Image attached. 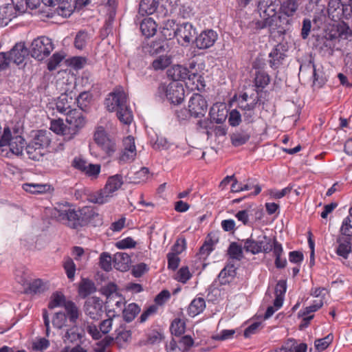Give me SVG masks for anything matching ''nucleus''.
Masks as SVG:
<instances>
[{
	"instance_id": "nucleus-31",
	"label": "nucleus",
	"mask_w": 352,
	"mask_h": 352,
	"mask_svg": "<svg viewBox=\"0 0 352 352\" xmlns=\"http://www.w3.org/2000/svg\"><path fill=\"white\" fill-rule=\"evenodd\" d=\"M159 5L158 0H141L139 5V12L144 15L153 14Z\"/></svg>"
},
{
	"instance_id": "nucleus-40",
	"label": "nucleus",
	"mask_w": 352,
	"mask_h": 352,
	"mask_svg": "<svg viewBox=\"0 0 352 352\" xmlns=\"http://www.w3.org/2000/svg\"><path fill=\"white\" fill-rule=\"evenodd\" d=\"M171 64V56L167 55L160 56L157 58L155 59L152 63L153 68L157 70H163L168 67Z\"/></svg>"
},
{
	"instance_id": "nucleus-45",
	"label": "nucleus",
	"mask_w": 352,
	"mask_h": 352,
	"mask_svg": "<svg viewBox=\"0 0 352 352\" xmlns=\"http://www.w3.org/2000/svg\"><path fill=\"white\" fill-rule=\"evenodd\" d=\"M214 241L211 238L207 239L199 248V254L200 255V258L204 259L206 258L214 250Z\"/></svg>"
},
{
	"instance_id": "nucleus-51",
	"label": "nucleus",
	"mask_w": 352,
	"mask_h": 352,
	"mask_svg": "<svg viewBox=\"0 0 352 352\" xmlns=\"http://www.w3.org/2000/svg\"><path fill=\"white\" fill-rule=\"evenodd\" d=\"M323 305L322 300H314L310 306L306 307L303 310L298 312V316H305L311 313L317 311Z\"/></svg>"
},
{
	"instance_id": "nucleus-24",
	"label": "nucleus",
	"mask_w": 352,
	"mask_h": 352,
	"mask_svg": "<svg viewBox=\"0 0 352 352\" xmlns=\"http://www.w3.org/2000/svg\"><path fill=\"white\" fill-rule=\"evenodd\" d=\"M236 275V268L232 263L227 264L218 275L221 285L229 284Z\"/></svg>"
},
{
	"instance_id": "nucleus-20",
	"label": "nucleus",
	"mask_w": 352,
	"mask_h": 352,
	"mask_svg": "<svg viewBox=\"0 0 352 352\" xmlns=\"http://www.w3.org/2000/svg\"><path fill=\"white\" fill-rule=\"evenodd\" d=\"M29 51L24 43L20 42L14 46L8 53L10 61L16 65L21 64L25 58L28 56Z\"/></svg>"
},
{
	"instance_id": "nucleus-43",
	"label": "nucleus",
	"mask_w": 352,
	"mask_h": 352,
	"mask_svg": "<svg viewBox=\"0 0 352 352\" xmlns=\"http://www.w3.org/2000/svg\"><path fill=\"white\" fill-rule=\"evenodd\" d=\"M67 302L65 296L61 292H56L52 295L48 304V308L53 309L61 306L65 307V303Z\"/></svg>"
},
{
	"instance_id": "nucleus-58",
	"label": "nucleus",
	"mask_w": 352,
	"mask_h": 352,
	"mask_svg": "<svg viewBox=\"0 0 352 352\" xmlns=\"http://www.w3.org/2000/svg\"><path fill=\"white\" fill-rule=\"evenodd\" d=\"M67 321V316L63 312H57L52 319V324L54 327L61 329Z\"/></svg>"
},
{
	"instance_id": "nucleus-27",
	"label": "nucleus",
	"mask_w": 352,
	"mask_h": 352,
	"mask_svg": "<svg viewBox=\"0 0 352 352\" xmlns=\"http://www.w3.org/2000/svg\"><path fill=\"white\" fill-rule=\"evenodd\" d=\"M22 188L31 194H44L52 190L51 186L47 184L25 183L23 184Z\"/></svg>"
},
{
	"instance_id": "nucleus-26",
	"label": "nucleus",
	"mask_w": 352,
	"mask_h": 352,
	"mask_svg": "<svg viewBox=\"0 0 352 352\" xmlns=\"http://www.w3.org/2000/svg\"><path fill=\"white\" fill-rule=\"evenodd\" d=\"M157 28L155 21L150 17L144 19L140 25L142 34L146 38L153 36L157 32Z\"/></svg>"
},
{
	"instance_id": "nucleus-36",
	"label": "nucleus",
	"mask_w": 352,
	"mask_h": 352,
	"mask_svg": "<svg viewBox=\"0 0 352 352\" xmlns=\"http://www.w3.org/2000/svg\"><path fill=\"white\" fill-rule=\"evenodd\" d=\"M243 248L236 242L230 243L227 254L232 259L241 261L243 258Z\"/></svg>"
},
{
	"instance_id": "nucleus-49",
	"label": "nucleus",
	"mask_w": 352,
	"mask_h": 352,
	"mask_svg": "<svg viewBox=\"0 0 352 352\" xmlns=\"http://www.w3.org/2000/svg\"><path fill=\"white\" fill-rule=\"evenodd\" d=\"M340 232L342 236H352V216L346 217L342 221V226L340 228Z\"/></svg>"
},
{
	"instance_id": "nucleus-15",
	"label": "nucleus",
	"mask_w": 352,
	"mask_h": 352,
	"mask_svg": "<svg viewBox=\"0 0 352 352\" xmlns=\"http://www.w3.org/2000/svg\"><path fill=\"white\" fill-rule=\"evenodd\" d=\"M169 47L168 38L162 37L144 43L142 50L144 53L148 54L151 56H156L168 51Z\"/></svg>"
},
{
	"instance_id": "nucleus-29",
	"label": "nucleus",
	"mask_w": 352,
	"mask_h": 352,
	"mask_svg": "<svg viewBox=\"0 0 352 352\" xmlns=\"http://www.w3.org/2000/svg\"><path fill=\"white\" fill-rule=\"evenodd\" d=\"M50 129L58 135L65 136L67 140H71L70 132L68 131V126H66L63 120H54L51 121Z\"/></svg>"
},
{
	"instance_id": "nucleus-11",
	"label": "nucleus",
	"mask_w": 352,
	"mask_h": 352,
	"mask_svg": "<svg viewBox=\"0 0 352 352\" xmlns=\"http://www.w3.org/2000/svg\"><path fill=\"white\" fill-rule=\"evenodd\" d=\"M188 109L191 116L203 117L208 109V103L204 96L195 93L192 95L188 102Z\"/></svg>"
},
{
	"instance_id": "nucleus-53",
	"label": "nucleus",
	"mask_w": 352,
	"mask_h": 352,
	"mask_svg": "<svg viewBox=\"0 0 352 352\" xmlns=\"http://www.w3.org/2000/svg\"><path fill=\"white\" fill-rule=\"evenodd\" d=\"M45 289L44 283L41 279H36L29 284L28 292L30 294H39Z\"/></svg>"
},
{
	"instance_id": "nucleus-32",
	"label": "nucleus",
	"mask_w": 352,
	"mask_h": 352,
	"mask_svg": "<svg viewBox=\"0 0 352 352\" xmlns=\"http://www.w3.org/2000/svg\"><path fill=\"white\" fill-rule=\"evenodd\" d=\"M270 82V76L267 72L259 69L256 71L254 83L256 88L261 89V91L269 85Z\"/></svg>"
},
{
	"instance_id": "nucleus-6",
	"label": "nucleus",
	"mask_w": 352,
	"mask_h": 352,
	"mask_svg": "<svg viewBox=\"0 0 352 352\" xmlns=\"http://www.w3.org/2000/svg\"><path fill=\"white\" fill-rule=\"evenodd\" d=\"M243 241V249L246 252L252 254H257L261 252L270 253L272 251L273 239L267 236L263 233L254 237L252 234L250 236Z\"/></svg>"
},
{
	"instance_id": "nucleus-18",
	"label": "nucleus",
	"mask_w": 352,
	"mask_h": 352,
	"mask_svg": "<svg viewBox=\"0 0 352 352\" xmlns=\"http://www.w3.org/2000/svg\"><path fill=\"white\" fill-rule=\"evenodd\" d=\"M276 0H259L258 10L261 17L270 18L275 21L278 5Z\"/></svg>"
},
{
	"instance_id": "nucleus-23",
	"label": "nucleus",
	"mask_w": 352,
	"mask_h": 352,
	"mask_svg": "<svg viewBox=\"0 0 352 352\" xmlns=\"http://www.w3.org/2000/svg\"><path fill=\"white\" fill-rule=\"evenodd\" d=\"M273 254L275 257L274 265L277 269H283L287 266L286 258L282 257L283 248L282 244L279 243L276 237L273 238Z\"/></svg>"
},
{
	"instance_id": "nucleus-5",
	"label": "nucleus",
	"mask_w": 352,
	"mask_h": 352,
	"mask_svg": "<svg viewBox=\"0 0 352 352\" xmlns=\"http://www.w3.org/2000/svg\"><path fill=\"white\" fill-rule=\"evenodd\" d=\"M122 184L123 180L121 175L111 176L108 178L102 189L90 196L89 201L98 204H105L114 196V192L120 189Z\"/></svg>"
},
{
	"instance_id": "nucleus-25",
	"label": "nucleus",
	"mask_w": 352,
	"mask_h": 352,
	"mask_svg": "<svg viewBox=\"0 0 352 352\" xmlns=\"http://www.w3.org/2000/svg\"><path fill=\"white\" fill-rule=\"evenodd\" d=\"M114 267L122 272L129 270L131 264V256L126 252H117L113 258Z\"/></svg>"
},
{
	"instance_id": "nucleus-4",
	"label": "nucleus",
	"mask_w": 352,
	"mask_h": 352,
	"mask_svg": "<svg viewBox=\"0 0 352 352\" xmlns=\"http://www.w3.org/2000/svg\"><path fill=\"white\" fill-rule=\"evenodd\" d=\"M50 133L46 131H38L33 139L25 146L28 157L34 161H40L45 155V148L51 142Z\"/></svg>"
},
{
	"instance_id": "nucleus-12",
	"label": "nucleus",
	"mask_w": 352,
	"mask_h": 352,
	"mask_svg": "<svg viewBox=\"0 0 352 352\" xmlns=\"http://www.w3.org/2000/svg\"><path fill=\"white\" fill-rule=\"evenodd\" d=\"M76 92L73 91H66L62 94L57 99L56 102V109L58 112L63 114H68L70 111L76 109Z\"/></svg>"
},
{
	"instance_id": "nucleus-60",
	"label": "nucleus",
	"mask_w": 352,
	"mask_h": 352,
	"mask_svg": "<svg viewBox=\"0 0 352 352\" xmlns=\"http://www.w3.org/2000/svg\"><path fill=\"white\" fill-rule=\"evenodd\" d=\"M214 107H212L209 111V116L212 122H214L217 124L223 123L226 118V116L223 113V111L221 113H219V110L216 113Z\"/></svg>"
},
{
	"instance_id": "nucleus-55",
	"label": "nucleus",
	"mask_w": 352,
	"mask_h": 352,
	"mask_svg": "<svg viewBox=\"0 0 352 352\" xmlns=\"http://www.w3.org/2000/svg\"><path fill=\"white\" fill-rule=\"evenodd\" d=\"M192 275L187 266L182 267L177 273L176 279L182 283H186L190 278Z\"/></svg>"
},
{
	"instance_id": "nucleus-41",
	"label": "nucleus",
	"mask_w": 352,
	"mask_h": 352,
	"mask_svg": "<svg viewBox=\"0 0 352 352\" xmlns=\"http://www.w3.org/2000/svg\"><path fill=\"white\" fill-rule=\"evenodd\" d=\"M12 6H7L0 8V26H6L14 17Z\"/></svg>"
},
{
	"instance_id": "nucleus-19",
	"label": "nucleus",
	"mask_w": 352,
	"mask_h": 352,
	"mask_svg": "<svg viewBox=\"0 0 352 352\" xmlns=\"http://www.w3.org/2000/svg\"><path fill=\"white\" fill-rule=\"evenodd\" d=\"M102 301L97 297H91L85 304V314L93 320H98L102 313Z\"/></svg>"
},
{
	"instance_id": "nucleus-34",
	"label": "nucleus",
	"mask_w": 352,
	"mask_h": 352,
	"mask_svg": "<svg viewBox=\"0 0 352 352\" xmlns=\"http://www.w3.org/2000/svg\"><path fill=\"white\" fill-rule=\"evenodd\" d=\"M124 150L119 157V162L124 163L130 160L132 153V136L128 135L123 140Z\"/></svg>"
},
{
	"instance_id": "nucleus-47",
	"label": "nucleus",
	"mask_w": 352,
	"mask_h": 352,
	"mask_svg": "<svg viewBox=\"0 0 352 352\" xmlns=\"http://www.w3.org/2000/svg\"><path fill=\"white\" fill-rule=\"evenodd\" d=\"M63 266L67 278L72 280H74L76 272V265L73 260L69 257L65 258L64 259Z\"/></svg>"
},
{
	"instance_id": "nucleus-61",
	"label": "nucleus",
	"mask_w": 352,
	"mask_h": 352,
	"mask_svg": "<svg viewBox=\"0 0 352 352\" xmlns=\"http://www.w3.org/2000/svg\"><path fill=\"white\" fill-rule=\"evenodd\" d=\"M311 21L308 18H305L302 23L300 36L302 39H307L311 32Z\"/></svg>"
},
{
	"instance_id": "nucleus-64",
	"label": "nucleus",
	"mask_w": 352,
	"mask_h": 352,
	"mask_svg": "<svg viewBox=\"0 0 352 352\" xmlns=\"http://www.w3.org/2000/svg\"><path fill=\"white\" fill-rule=\"evenodd\" d=\"M184 351H187L193 345L194 340L190 336L182 337L177 342Z\"/></svg>"
},
{
	"instance_id": "nucleus-10",
	"label": "nucleus",
	"mask_w": 352,
	"mask_h": 352,
	"mask_svg": "<svg viewBox=\"0 0 352 352\" xmlns=\"http://www.w3.org/2000/svg\"><path fill=\"white\" fill-rule=\"evenodd\" d=\"M166 97L170 103L179 104L184 99L185 91L183 85L179 82H170L166 87H162Z\"/></svg>"
},
{
	"instance_id": "nucleus-54",
	"label": "nucleus",
	"mask_w": 352,
	"mask_h": 352,
	"mask_svg": "<svg viewBox=\"0 0 352 352\" xmlns=\"http://www.w3.org/2000/svg\"><path fill=\"white\" fill-rule=\"evenodd\" d=\"M190 76L189 82H192V84L195 85V88L197 90L204 89L206 85L204 78L201 75H199L197 73H192Z\"/></svg>"
},
{
	"instance_id": "nucleus-39",
	"label": "nucleus",
	"mask_w": 352,
	"mask_h": 352,
	"mask_svg": "<svg viewBox=\"0 0 352 352\" xmlns=\"http://www.w3.org/2000/svg\"><path fill=\"white\" fill-rule=\"evenodd\" d=\"M65 309L69 321L74 324L76 323L79 316V310L76 304L72 301H67L65 303Z\"/></svg>"
},
{
	"instance_id": "nucleus-35",
	"label": "nucleus",
	"mask_w": 352,
	"mask_h": 352,
	"mask_svg": "<svg viewBox=\"0 0 352 352\" xmlns=\"http://www.w3.org/2000/svg\"><path fill=\"white\" fill-rule=\"evenodd\" d=\"M83 331L80 330L77 326H73L68 329L63 336V339L65 342H74L82 338Z\"/></svg>"
},
{
	"instance_id": "nucleus-50",
	"label": "nucleus",
	"mask_w": 352,
	"mask_h": 352,
	"mask_svg": "<svg viewBox=\"0 0 352 352\" xmlns=\"http://www.w3.org/2000/svg\"><path fill=\"white\" fill-rule=\"evenodd\" d=\"M149 175L148 168L141 167L140 169L133 174V184H140L145 182Z\"/></svg>"
},
{
	"instance_id": "nucleus-44",
	"label": "nucleus",
	"mask_w": 352,
	"mask_h": 352,
	"mask_svg": "<svg viewBox=\"0 0 352 352\" xmlns=\"http://www.w3.org/2000/svg\"><path fill=\"white\" fill-rule=\"evenodd\" d=\"M101 292L106 296L107 300L111 301L112 298H114L118 294L117 285L113 283H109L101 288Z\"/></svg>"
},
{
	"instance_id": "nucleus-37",
	"label": "nucleus",
	"mask_w": 352,
	"mask_h": 352,
	"mask_svg": "<svg viewBox=\"0 0 352 352\" xmlns=\"http://www.w3.org/2000/svg\"><path fill=\"white\" fill-rule=\"evenodd\" d=\"M261 20H254L249 24L250 28H252L254 32H258L261 30L266 28H272L274 22L270 18L261 17Z\"/></svg>"
},
{
	"instance_id": "nucleus-42",
	"label": "nucleus",
	"mask_w": 352,
	"mask_h": 352,
	"mask_svg": "<svg viewBox=\"0 0 352 352\" xmlns=\"http://www.w3.org/2000/svg\"><path fill=\"white\" fill-rule=\"evenodd\" d=\"M76 104L82 111H86L91 101V95L89 92H82L78 96L76 94Z\"/></svg>"
},
{
	"instance_id": "nucleus-57",
	"label": "nucleus",
	"mask_w": 352,
	"mask_h": 352,
	"mask_svg": "<svg viewBox=\"0 0 352 352\" xmlns=\"http://www.w3.org/2000/svg\"><path fill=\"white\" fill-rule=\"evenodd\" d=\"M172 144L165 138L157 137L155 142L153 144V148L155 150H167L170 148Z\"/></svg>"
},
{
	"instance_id": "nucleus-1",
	"label": "nucleus",
	"mask_w": 352,
	"mask_h": 352,
	"mask_svg": "<svg viewBox=\"0 0 352 352\" xmlns=\"http://www.w3.org/2000/svg\"><path fill=\"white\" fill-rule=\"evenodd\" d=\"M94 209L90 206H85L78 210L71 208H55L53 215L58 221L72 228L77 229L87 225L89 216L94 214Z\"/></svg>"
},
{
	"instance_id": "nucleus-17",
	"label": "nucleus",
	"mask_w": 352,
	"mask_h": 352,
	"mask_svg": "<svg viewBox=\"0 0 352 352\" xmlns=\"http://www.w3.org/2000/svg\"><path fill=\"white\" fill-rule=\"evenodd\" d=\"M217 38L218 34L214 30H204L196 37L195 44L197 48L206 50L213 46Z\"/></svg>"
},
{
	"instance_id": "nucleus-28",
	"label": "nucleus",
	"mask_w": 352,
	"mask_h": 352,
	"mask_svg": "<svg viewBox=\"0 0 352 352\" xmlns=\"http://www.w3.org/2000/svg\"><path fill=\"white\" fill-rule=\"evenodd\" d=\"M96 288L94 283L88 278H82L78 285V294L82 298H85L89 295L94 293Z\"/></svg>"
},
{
	"instance_id": "nucleus-3",
	"label": "nucleus",
	"mask_w": 352,
	"mask_h": 352,
	"mask_svg": "<svg viewBox=\"0 0 352 352\" xmlns=\"http://www.w3.org/2000/svg\"><path fill=\"white\" fill-rule=\"evenodd\" d=\"M301 2L300 0H283L280 2L278 19L280 25L277 33L284 36L293 25L300 10Z\"/></svg>"
},
{
	"instance_id": "nucleus-16",
	"label": "nucleus",
	"mask_w": 352,
	"mask_h": 352,
	"mask_svg": "<svg viewBox=\"0 0 352 352\" xmlns=\"http://www.w3.org/2000/svg\"><path fill=\"white\" fill-rule=\"evenodd\" d=\"M287 47L285 44L279 43L276 45L269 54L270 59L268 62L270 67L274 69H278L287 56Z\"/></svg>"
},
{
	"instance_id": "nucleus-33",
	"label": "nucleus",
	"mask_w": 352,
	"mask_h": 352,
	"mask_svg": "<svg viewBox=\"0 0 352 352\" xmlns=\"http://www.w3.org/2000/svg\"><path fill=\"white\" fill-rule=\"evenodd\" d=\"M206 308V302L203 298L199 297L195 298L190 304L188 307L189 316L194 317L204 311Z\"/></svg>"
},
{
	"instance_id": "nucleus-52",
	"label": "nucleus",
	"mask_w": 352,
	"mask_h": 352,
	"mask_svg": "<svg viewBox=\"0 0 352 352\" xmlns=\"http://www.w3.org/2000/svg\"><path fill=\"white\" fill-rule=\"evenodd\" d=\"M112 258L109 253L102 252L100 255L99 265L100 267L106 272L111 270Z\"/></svg>"
},
{
	"instance_id": "nucleus-13",
	"label": "nucleus",
	"mask_w": 352,
	"mask_h": 352,
	"mask_svg": "<svg viewBox=\"0 0 352 352\" xmlns=\"http://www.w3.org/2000/svg\"><path fill=\"white\" fill-rule=\"evenodd\" d=\"M95 142L107 153L109 154L116 149V144L113 139L107 133L102 126H98L94 134Z\"/></svg>"
},
{
	"instance_id": "nucleus-48",
	"label": "nucleus",
	"mask_w": 352,
	"mask_h": 352,
	"mask_svg": "<svg viewBox=\"0 0 352 352\" xmlns=\"http://www.w3.org/2000/svg\"><path fill=\"white\" fill-rule=\"evenodd\" d=\"M333 334L329 333L323 338L316 340L315 342H314L315 347L319 351H324L333 342Z\"/></svg>"
},
{
	"instance_id": "nucleus-59",
	"label": "nucleus",
	"mask_w": 352,
	"mask_h": 352,
	"mask_svg": "<svg viewBox=\"0 0 352 352\" xmlns=\"http://www.w3.org/2000/svg\"><path fill=\"white\" fill-rule=\"evenodd\" d=\"M167 260H168V268L171 270H175L180 262L179 258L177 256V254L173 252H169L167 254Z\"/></svg>"
},
{
	"instance_id": "nucleus-56",
	"label": "nucleus",
	"mask_w": 352,
	"mask_h": 352,
	"mask_svg": "<svg viewBox=\"0 0 352 352\" xmlns=\"http://www.w3.org/2000/svg\"><path fill=\"white\" fill-rule=\"evenodd\" d=\"M148 271V265L143 262L133 265V277L140 278Z\"/></svg>"
},
{
	"instance_id": "nucleus-8",
	"label": "nucleus",
	"mask_w": 352,
	"mask_h": 352,
	"mask_svg": "<svg viewBox=\"0 0 352 352\" xmlns=\"http://www.w3.org/2000/svg\"><path fill=\"white\" fill-rule=\"evenodd\" d=\"M54 48V44L51 38L47 36H39L32 42L30 53L33 58L43 60L50 55Z\"/></svg>"
},
{
	"instance_id": "nucleus-62",
	"label": "nucleus",
	"mask_w": 352,
	"mask_h": 352,
	"mask_svg": "<svg viewBox=\"0 0 352 352\" xmlns=\"http://www.w3.org/2000/svg\"><path fill=\"white\" fill-rule=\"evenodd\" d=\"M63 59V56L58 53H55L53 56L50 58L47 63V69L50 71H52L56 68V67L59 65V63Z\"/></svg>"
},
{
	"instance_id": "nucleus-9",
	"label": "nucleus",
	"mask_w": 352,
	"mask_h": 352,
	"mask_svg": "<svg viewBox=\"0 0 352 352\" xmlns=\"http://www.w3.org/2000/svg\"><path fill=\"white\" fill-rule=\"evenodd\" d=\"M195 34L196 29L188 22L177 25L173 32V36L177 37L178 43L182 46H187L193 40Z\"/></svg>"
},
{
	"instance_id": "nucleus-2",
	"label": "nucleus",
	"mask_w": 352,
	"mask_h": 352,
	"mask_svg": "<svg viewBox=\"0 0 352 352\" xmlns=\"http://www.w3.org/2000/svg\"><path fill=\"white\" fill-rule=\"evenodd\" d=\"M126 102L127 97L123 89H116L108 94L104 104L110 112L117 110V116L120 121L129 125L132 122V111L129 104H126Z\"/></svg>"
},
{
	"instance_id": "nucleus-30",
	"label": "nucleus",
	"mask_w": 352,
	"mask_h": 352,
	"mask_svg": "<svg viewBox=\"0 0 352 352\" xmlns=\"http://www.w3.org/2000/svg\"><path fill=\"white\" fill-rule=\"evenodd\" d=\"M250 138V133L245 130H238L230 135V140L234 146L245 144Z\"/></svg>"
},
{
	"instance_id": "nucleus-38",
	"label": "nucleus",
	"mask_w": 352,
	"mask_h": 352,
	"mask_svg": "<svg viewBox=\"0 0 352 352\" xmlns=\"http://www.w3.org/2000/svg\"><path fill=\"white\" fill-rule=\"evenodd\" d=\"M170 332L175 336H180L185 333L186 322L180 318H175L170 327Z\"/></svg>"
},
{
	"instance_id": "nucleus-63",
	"label": "nucleus",
	"mask_w": 352,
	"mask_h": 352,
	"mask_svg": "<svg viewBox=\"0 0 352 352\" xmlns=\"http://www.w3.org/2000/svg\"><path fill=\"white\" fill-rule=\"evenodd\" d=\"M163 338V333L157 330L151 331L147 336V341L150 344L159 343Z\"/></svg>"
},
{
	"instance_id": "nucleus-7",
	"label": "nucleus",
	"mask_w": 352,
	"mask_h": 352,
	"mask_svg": "<svg viewBox=\"0 0 352 352\" xmlns=\"http://www.w3.org/2000/svg\"><path fill=\"white\" fill-rule=\"evenodd\" d=\"M26 145L25 139L21 135L12 136L9 127H5L0 138V147L8 146L10 151L17 156L23 155Z\"/></svg>"
},
{
	"instance_id": "nucleus-22",
	"label": "nucleus",
	"mask_w": 352,
	"mask_h": 352,
	"mask_svg": "<svg viewBox=\"0 0 352 352\" xmlns=\"http://www.w3.org/2000/svg\"><path fill=\"white\" fill-rule=\"evenodd\" d=\"M336 243H338L336 254L346 259L351 251V238L341 235L337 238Z\"/></svg>"
},
{
	"instance_id": "nucleus-46",
	"label": "nucleus",
	"mask_w": 352,
	"mask_h": 352,
	"mask_svg": "<svg viewBox=\"0 0 352 352\" xmlns=\"http://www.w3.org/2000/svg\"><path fill=\"white\" fill-rule=\"evenodd\" d=\"M89 39L87 32L80 31L75 37L74 46L78 50H82L87 45Z\"/></svg>"
},
{
	"instance_id": "nucleus-14",
	"label": "nucleus",
	"mask_w": 352,
	"mask_h": 352,
	"mask_svg": "<svg viewBox=\"0 0 352 352\" xmlns=\"http://www.w3.org/2000/svg\"><path fill=\"white\" fill-rule=\"evenodd\" d=\"M66 116V122L68 124V129L67 130L69 131L70 136L72 138L85 126L86 123L85 118L82 113L77 109L70 111Z\"/></svg>"
},
{
	"instance_id": "nucleus-21",
	"label": "nucleus",
	"mask_w": 352,
	"mask_h": 352,
	"mask_svg": "<svg viewBox=\"0 0 352 352\" xmlns=\"http://www.w3.org/2000/svg\"><path fill=\"white\" fill-rule=\"evenodd\" d=\"M190 75L189 69L180 65H175L167 70V76L173 80V82L189 80Z\"/></svg>"
}]
</instances>
